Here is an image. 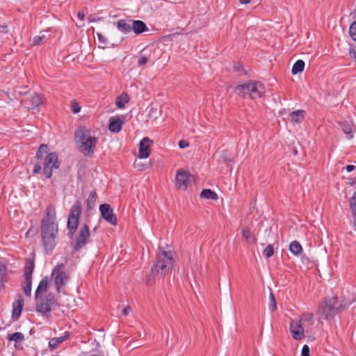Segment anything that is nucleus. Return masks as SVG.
Masks as SVG:
<instances>
[{
	"mask_svg": "<svg viewBox=\"0 0 356 356\" xmlns=\"http://www.w3.org/2000/svg\"><path fill=\"white\" fill-rule=\"evenodd\" d=\"M34 261L30 260L24 268V278L32 279V273L34 269Z\"/></svg>",
	"mask_w": 356,
	"mask_h": 356,
	"instance_id": "c756f323",
	"label": "nucleus"
},
{
	"mask_svg": "<svg viewBox=\"0 0 356 356\" xmlns=\"http://www.w3.org/2000/svg\"><path fill=\"white\" fill-rule=\"evenodd\" d=\"M240 69H241V66L236 67V70L237 71L240 70Z\"/></svg>",
	"mask_w": 356,
	"mask_h": 356,
	"instance_id": "864d4df0",
	"label": "nucleus"
},
{
	"mask_svg": "<svg viewBox=\"0 0 356 356\" xmlns=\"http://www.w3.org/2000/svg\"><path fill=\"white\" fill-rule=\"evenodd\" d=\"M56 215L55 207L49 204L44 211L41 220L42 243L45 254L52 253L56 245V238L58 234V225L56 221Z\"/></svg>",
	"mask_w": 356,
	"mask_h": 356,
	"instance_id": "f257e3e1",
	"label": "nucleus"
},
{
	"mask_svg": "<svg viewBox=\"0 0 356 356\" xmlns=\"http://www.w3.org/2000/svg\"><path fill=\"white\" fill-rule=\"evenodd\" d=\"M269 308L272 312H274L277 309L275 298L272 291H270L269 296Z\"/></svg>",
	"mask_w": 356,
	"mask_h": 356,
	"instance_id": "e433bc0d",
	"label": "nucleus"
},
{
	"mask_svg": "<svg viewBox=\"0 0 356 356\" xmlns=\"http://www.w3.org/2000/svg\"><path fill=\"white\" fill-rule=\"evenodd\" d=\"M115 24L118 29L123 33H128L131 31V19H121Z\"/></svg>",
	"mask_w": 356,
	"mask_h": 356,
	"instance_id": "a211bd4d",
	"label": "nucleus"
},
{
	"mask_svg": "<svg viewBox=\"0 0 356 356\" xmlns=\"http://www.w3.org/2000/svg\"><path fill=\"white\" fill-rule=\"evenodd\" d=\"M354 227H355L356 229V222H354Z\"/></svg>",
	"mask_w": 356,
	"mask_h": 356,
	"instance_id": "5fc2aeb1",
	"label": "nucleus"
},
{
	"mask_svg": "<svg viewBox=\"0 0 356 356\" xmlns=\"http://www.w3.org/2000/svg\"><path fill=\"white\" fill-rule=\"evenodd\" d=\"M356 168V167L355 165H348L346 167V169L348 172H352L353 170H355Z\"/></svg>",
	"mask_w": 356,
	"mask_h": 356,
	"instance_id": "8fccbe9b",
	"label": "nucleus"
},
{
	"mask_svg": "<svg viewBox=\"0 0 356 356\" xmlns=\"http://www.w3.org/2000/svg\"><path fill=\"white\" fill-rule=\"evenodd\" d=\"M69 337L68 333H66L65 335L59 337H54L51 339L49 342V347L51 349H55L58 344L63 343L64 341H65Z\"/></svg>",
	"mask_w": 356,
	"mask_h": 356,
	"instance_id": "aec40b11",
	"label": "nucleus"
},
{
	"mask_svg": "<svg viewBox=\"0 0 356 356\" xmlns=\"http://www.w3.org/2000/svg\"><path fill=\"white\" fill-rule=\"evenodd\" d=\"M65 267V265L64 264H58L54 268L51 273V277L54 278L58 293H60V288L64 286L69 280V275L64 271Z\"/></svg>",
	"mask_w": 356,
	"mask_h": 356,
	"instance_id": "1a4fd4ad",
	"label": "nucleus"
},
{
	"mask_svg": "<svg viewBox=\"0 0 356 356\" xmlns=\"http://www.w3.org/2000/svg\"><path fill=\"white\" fill-rule=\"evenodd\" d=\"M131 30H133L136 35H139L147 31L149 29L144 22L131 19Z\"/></svg>",
	"mask_w": 356,
	"mask_h": 356,
	"instance_id": "f3484780",
	"label": "nucleus"
},
{
	"mask_svg": "<svg viewBox=\"0 0 356 356\" xmlns=\"http://www.w3.org/2000/svg\"><path fill=\"white\" fill-rule=\"evenodd\" d=\"M235 92L241 97L245 95H249L252 99L261 97L264 92V86L258 81H249L243 84L238 85L235 88Z\"/></svg>",
	"mask_w": 356,
	"mask_h": 356,
	"instance_id": "20e7f679",
	"label": "nucleus"
},
{
	"mask_svg": "<svg viewBox=\"0 0 356 356\" xmlns=\"http://www.w3.org/2000/svg\"><path fill=\"white\" fill-rule=\"evenodd\" d=\"M49 150V147L46 144H42L40 145L35 155V158L42 162V159H44V155L47 154V152Z\"/></svg>",
	"mask_w": 356,
	"mask_h": 356,
	"instance_id": "c85d7f7f",
	"label": "nucleus"
},
{
	"mask_svg": "<svg viewBox=\"0 0 356 356\" xmlns=\"http://www.w3.org/2000/svg\"><path fill=\"white\" fill-rule=\"evenodd\" d=\"M302 356H310L309 355V348L307 345H304L301 352Z\"/></svg>",
	"mask_w": 356,
	"mask_h": 356,
	"instance_id": "c03bdc74",
	"label": "nucleus"
},
{
	"mask_svg": "<svg viewBox=\"0 0 356 356\" xmlns=\"http://www.w3.org/2000/svg\"><path fill=\"white\" fill-rule=\"evenodd\" d=\"M31 102L32 104V109L37 108L42 103V97L39 94L34 93L31 98Z\"/></svg>",
	"mask_w": 356,
	"mask_h": 356,
	"instance_id": "473e14b6",
	"label": "nucleus"
},
{
	"mask_svg": "<svg viewBox=\"0 0 356 356\" xmlns=\"http://www.w3.org/2000/svg\"><path fill=\"white\" fill-rule=\"evenodd\" d=\"M36 299V311L38 312L46 314L51 311V307L58 305L55 296L49 293L46 296H38Z\"/></svg>",
	"mask_w": 356,
	"mask_h": 356,
	"instance_id": "6e6552de",
	"label": "nucleus"
},
{
	"mask_svg": "<svg viewBox=\"0 0 356 356\" xmlns=\"http://www.w3.org/2000/svg\"><path fill=\"white\" fill-rule=\"evenodd\" d=\"M99 211L103 219H104L106 222L112 225H117V217L113 213V209L108 204L104 203L100 204Z\"/></svg>",
	"mask_w": 356,
	"mask_h": 356,
	"instance_id": "9b49d317",
	"label": "nucleus"
},
{
	"mask_svg": "<svg viewBox=\"0 0 356 356\" xmlns=\"http://www.w3.org/2000/svg\"><path fill=\"white\" fill-rule=\"evenodd\" d=\"M42 170V165L40 163H36L34 164L33 172L34 174H39L41 172Z\"/></svg>",
	"mask_w": 356,
	"mask_h": 356,
	"instance_id": "79ce46f5",
	"label": "nucleus"
},
{
	"mask_svg": "<svg viewBox=\"0 0 356 356\" xmlns=\"http://www.w3.org/2000/svg\"><path fill=\"white\" fill-rule=\"evenodd\" d=\"M173 266V257L170 252L165 250L159 252L156 256V261L151 269L147 278V284L149 285L154 282V277L159 275L163 277L170 273Z\"/></svg>",
	"mask_w": 356,
	"mask_h": 356,
	"instance_id": "7ed1b4c3",
	"label": "nucleus"
},
{
	"mask_svg": "<svg viewBox=\"0 0 356 356\" xmlns=\"http://www.w3.org/2000/svg\"><path fill=\"white\" fill-rule=\"evenodd\" d=\"M153 141L149 138H144L139 143L138 157L140 159H147L149 156L151 152V145Z\"/></svg>",
	"mask_w": 356,
	"mask_h": 356,
	"instance_id": "4468645a",
	"label": "nucleus"
},
{
	"mask_svg": "<svg viewBox=\"0 0 356 356\" xmlns=\"http://www.w3.org/2000/svg\"><path fill=\"white\" fill-rule=\"evenodd\" d=\"M74 141L79 151L86 156H92L95 151L97 138L91 136L90 129L79 127L74 132Z\"/></svg>",
	"mask_w": 356,
	"mask_h": 356,
	"instance_id": "f03ea898",
	"label": "nucleus"
},
{
	"mask_svg": "<svg viewBox=\"0 0 356 356\" xmlns=\"http://www.w3.org/2000/svg\"><path fill=\"white\" fill-rule=\"evenodd\" d=\"M131 307L130 306H127L122 311V314L124 316H127L129 314V313L131 311Z\"/></svg>",
	"mask_w": 356,
	"mask_h": 356,
	"instance_id": "de8ad7c7",
	"label": "nucleus"
},
{
	"mask_svg": "<svg viewBox=\"0 0 356 356\" xmlns=\"http://www.w3.org/2000/svg\"><path fill=\"white\" fill-rule=\"evenodd\" d=\"M289 330L293 338L296 340H301L305 337L304 328L302 325L301 320H291Z\"/></svg>",
	"mask_w": 356,
	"mask_h": 356,
	"instance_id": "ddd939ff",
	"label": "nucleus"
},
{
	"mask_svg": "<svg viewBox=\"0 0 356 356\" xmlns=\"http://www.w3.org/2000/svg\"><path fill=\"white\" fill-rule=\"evenodd\" d=\"M77 17L79 19L83 20L85 18V14L83 11H79L77 14Z\"/></svg>",
	"mask_w": 356,
	"mask_h": 356,
	"instance_id": "09e8293b",
	"label": "nucleus"
},
{
	"mask_svg": "<svg viewBox=\"0 0 356 356\" xmlns=\"http://www.w3.org/2000/svg\"><path fill=\"white\" fill-rule=\"evenodd\" d=\"M239 2L242 4H247L250 2V0H239Z\"/></svg>",
	"mask_w": 356,
	"mask_h": 356,
	"instance_id": "3c124183",
	"label": "nucleus"
},
{
	"mask_svg": "<svg viewBox=\"0 0 356 356\" xmlns=\"http://www.w3.org/2000/svg\"><path fill=\"white\" fill-rule=\"evenodd\" d=\"M243 238L248 243H255L256 238L250 229L246 227L241 230Z\"/></svg>",
	"mask_w": 356,
	"mask_h": 356,
	"instance_id": "412c9836",
	"label": "nucleus"
},
{
	"mask_svg": "<svg viewBox=\"0 0 356 356\" xmlns=\"http://www.w3.org/2000/svg\"><path fill=\"white\" fill-rule=\"evenodd\" d=\"M124 123V120L118 116L113 117L109 120L108 129L113 133H119Z\"/></svg>",
	"mask_w": 356,
	"mask_h": 356,
	"instance_id": "2eb2a0df",
	"label": "nucleus"
},
{
	"mask_svg": "<svg viewBox=\"0 0 356 356\" xmlns=\"http://www.w3.org/2000/svg\"><path fill=\"white\" fill-rule=\"evenodd\" d=\"M192 175L183 170H179L177 172L175 177V184L177 188L186 189L191 181Z\"/></svg>",
	"mask_w": 356,
	"mask_h": 356,
	"instance_id": "f8f14e48",
	"label": "nucleus"
},
{
	"mask_svg": "<svg viewBox=\"0 0 356 356\" xmlns=\"http://www.w3.org/2000/svg\"><path fill=\"white\" fill-rule=\"evenodd\" d=\"M200 197L207 200H216L218 199V195L213 191L211 189H203L200 193Z\"/></svg>",
	"mask_w": 356,
	"mask_h": 356,
	"instance_id": "a878e982",
	"label": "nucleus"
},
{
	"mask_svg": "<svg viewBox=\"0 0 356 356\" xmlns=\"http://www.w3.org/2000/svg\"><path fill=\"white\" fill-rule=\"evenodd\" d=\"M339 124L343 131L347 135V138L348 139L353 138V134L352 125L347 122H341Z\"/></svg>",
	"mask_w": 356,
	"mask_h": 356,
	"instance_id": "cd10ccee",
	"label": "nucleus"
},
{
	"mask_svg": "<svg viewBox=\"0 0 356 356\" xmlns=\"http://www.w3.org/2000/svg\"><path fill=\"white\" fill-rule=\"evenodd\" d=\"M89 227L85 224L79 229V236L76 238L75 243L73 248L74 250L76 252L79 251L82 248H83L87 244L89 239Z\"/></svg>",
	"mask_w": 356,
	"mask_h": 356,
	"instance_id": "9d476101",
	"label": "nucleus"
},
{
	"mask_svg": "<svg viewBox=\"0 0 356 356\" xmlns=\"http://www.w3.org/2000/svg\"><path fill=\"white\" fill-rule=\"evenodd\" d=\"M349 203L353 216L356 217V191L353 193V197L350 199Z\"/></svg>",
	"mask_w": 356,
	"mask_h": 356,
	"instance_id": "f704fd0d",
	"label": "nucleus"
},
{
	"mask_svg": "<svg viewBox=\"0 0 356 356\" xmlns=\"http://www.w3.org/2000/svg\"><path fill=\"white\" fill-rule=\"evenodd\" d=\"M152 54V51L147 47L144 48L140 51L138 59V65L139 66H142L145 65L148 60H149Z\"/></svg>",
	"mask_w": 356,
	"mask_h": 356,
	"instance_id": "6ab92c4d",
	"label": "nucleus"
},
{
	"mask_svg": "<svg viewBox=\"0 0 356 356\" xmlns=\"http://www.w3.org/2000/svg\"><path fill=\"white\" fill-rule=\"evenodd\" d=\"M89 20L90 22H95V19L92 17V15L89 16Z\"/></svg>",
	"mask_w": 356,
	"mask_h": 356,
	"instance_id": "603ef678",
	"label": "nucleus"
},
{
	"mask_svg": "<svg viewBox=\"0 0 356 356\" xmlns=\"http://www.w3.org/2000/svg\"><path fill=\"white\" fill-rule=\"evenodd\" d=\"M45 39V36L44 35H42V36H40V35H37V36H35L33 39V44L34 45H38V44H40L43 40Z\"/></svg>",
	"mask_w": 356,
	"mask_h": 356,
	"instance_id": "58836bf2",
	"label": "nucleus"
},
{
	"mask_svg": "<svg viewBox=\"0 0 356 356\" xmlns=\"http://www.w3.org/2000/svg\"><path fill=\"white\" fill-rule=\"evenodd\" d=\"M305 113V112L303 110H298L291 112L290 114L291 120L296 123L301 122L304 119Z\"/></svg>",
	"mask_w": 356,
	"mask_h": 356,
	"instance_id": "393cba45",
	"label": "nucleus"
},
{
	"mask_svg": "<svg viewBox=\"0 0 356 356\" xmlns=\"http://www.w3.org/2000/svg\"><path fill=\"white\" fill-rule=\"evenodd\" d=\"M289 250L294 255L298 256L302 253V248L299 242L297 241H293L289 245Z\"/></svg>",
	"mask_w": 356,
	"mask_h": 356,
	"instance_id": "bb28decb",
	"label": "nucleus"
},
{
	"mask_svg": "<svg viewBox=\"0 0 356 356\" xmlns=\"http://www.w3.org/2000/svg\"><path fill=\"white\" fill-rule=\"evenodd\" d=\"M7 339L8 341H14L16 343L24 341V336L21 332H15L8 335Z\"/></svg>",
	"mask_w": 356,
	"mask_h": 356,
	"instance_id": "72a5a7b5",
	"label": "nucleus"
},
{
	"mask_svg": "<svg viewBox=\"0 0 356 356\" xmlns=\"http://www.w3.org/2000/svg\"><path fill=\"white\" fill-rule=\"evenodd\" d=\"M97 198V194L95 190L90 191L88 197L86 200V204L88 209H92L95 205Z\"/></svg>",
	"mask_w": 356,
	"mask_h": 356,
	"instance_id": "4be33fe9",
	"label": "nucleus"
},
{
	"mask_svg": "<svg viewBox=\"0 0 356 356\" xmlns=\"http://www.w3.org/2000/svg\"><path fill=\"white\" fill-rule=\"evenodd\" d=\"M32 279L24 278L22 284V289L26 296H31V293Z\"/></svg>",
	"mask_w": 356,
	"mask_h": 356,
	"instance_id": "2f4dec72",
	"label": "nucleus"
},
{
	"mask_svg": "<svg viewBox=\"0 0 356 356\" xmlns=\"http://www.w3.org/2000/svg\"><path fill=\"white\" fill-rule=\"evenodd\" d=\"M350 56L354 60L356 63V51L351 49L349 52Z\"/></svg>",
	"mask_w": 356,
	"mask_h": 356,
	"instance_id": "49530a36",
	"label": "nucleus"
},
{
	"mask_svg": "<svg viewBox=\"0 0 356 356\" xmlns=\"http://www.w3.org/2000/svg\"><path fill=\"white\" fill-rule=\"evenodd\" d=\"M129 101V97L127 93H122L121 95L117 97L115 100V105L119 108H123L124 104Z\"/></svg>",
	"mask_w": 356,
	"mask_h": 356,
	"instance_id": "b1692460",
	"label": "nucleus"
},
{
	"mask_svg": "<svg viewBox=\"0 0 356 356\" xmlns=\"http://www.w3.org/2000/svg\"><path fill=\"white\" fill-rule=\"evenodd\" d=\"M341 309L342 307L339 304L337 297H332L325 300V305L319 308V312L325 319L328 320L339 314Z\"/></svg>",
	"mask_w": 356,
	"mask_h": 356,
	"instance_id": "423d86ee",
	"label": "nucleus"
},
{
	"mask_svg": "<svg viewBox=\"0 0 356 356\" xmlns=\"http://www.w3.org/2000/svg\"><path fill=\"white\" fill-rule=\"evenodd\" d=\"M178 145L179 147L181 148V149H184L185 147H188L189 145V143L188 141L186 140H181L179 141L178 143Z\"/></svg>",
	"mask_w": 356,
	"mask_h": 356,
	"instance_id": "a18cd8bd",
	"label": "nucleus"
},
{
	"mask_svg": "<svg viewBox=\"0 0 356 356\" xmlns=\"http://www.w3.org/2000/svg\"><path fill=\"white\" fill-rule=\"evenodd\" d=\"M349 33L352 39L356 41V21L351 24L349 28Z\"/></svg>",
	"mask_w": 356,
	"mask_h": 356,
	"instance_id": "4c0bfd02",
	"label": "nucleus"
},
{
	"mask_svg": "<svg viewBox=\"0 0 356 356\" xmlns=\"http://www.w3.org/2000/svg\"><path fill=\"white\" fill-rule=\"evenodd\" d=\"M42 161V173L45 178L49 179L52 175L54 169H58L60 168V162L58 161V155L56 152H53L47 154Z\"/></svg>",
	"mask_w": 356,
	"mask_h": 356,
	"instance_id": "0eeeda50",
	"label": "nucleus"
},
{
	"mask_svg": "<svg viewBox=\"0 0 356 356\" xmlns=\"http://www.w3.org/2000/svg\"><path fill=\"white\" fill-rule=\"evenodd\" d=\"M71 110L74 113H77L81 110V106L75 102H72Z\"/></svg>",
	"mask_w": 356,
	"mask_h": 356,
	"instance_id": "ea45409f",
	"label": "nucleus"
},
{
	"mask_svg": "<svg viewBox=\"0 0 356 356\" xmlns=\"http://www.w3.org/2000/svg\"><path fill=\"white\" fill-rule=\"evenodd\" d=\"M24 307V299L22 296H19L17 300L15 301L13 304V314L12 318L15 321L17 320L21 315Z\"/></svg>",
	"mask_w": 356,
	"mask_h": 356,
	"instance_id": "dca6fc26",
	"label": "nucleus"
},
{
	"mask_svg": "<svg viewBox=\"0 0 356 356\" xmlns=\"http://www.w3.org/2000/svg\"><path fill=\"white\" fill-rule=\"evenodd\" d=\"M97 36L98 40H99L100 43H102L104 45H106L107 44V40H106V37H104L103 35H102L99 33H97Z\"/></svg>",
	"mask_w": 356,
	"mask_h": 356,
	"instance_id": "37998d69",
	"label": "nucleus"
},
{
	"mask_svg": "<svg viewBox=\"0 0 356 356\" xmlns=\"http://www.w3.org/2000/svg\"><path fill=\"white\" fill-rule=\"evenodd\" d=\"M48 284V280L47 277H45L43 279H42L38 286V288L35 291V298H38V296L40 293H42L47 290Z\"/></svg>",
	"mask_w": 356,
	"mask_h": 356,
	"instance_id": "5701e85b",
	"label": "nucleus"
},
{
	"mask_svg": "<svg viewBox=\"0 0 356 356\" xmlns=\"http://www.w3.org/2000/svg\"><path fill=\"white\" fill-rule=\"evenodd\" d=\"M313 318V314H311V313H306V314H303L302 316H301V318L300 320H301V321H311L312 319Z\"/></svg>",
	"mask_w": 356,
	"mask_h": 356,
	"instance_id": "a19ab883",
	"label": "nucleus"
},
{
	"mask_svg": "<svg viewBox=\"0 0 356 356\" xmlns=\"http://www.w3.org/2000/svg\"><path fill=\"white\" fill-rule=\"evenodd\" d=\"M304 67L305 62L302 60H298L293 64L291 72L293 74H297L298 73L302 72Z\"/></svg>",
	"mask_w": 356,
	"mask_h": 356,
	"instance_id": "7c9ffc66",
	"label": "nucleus"
},
{
	"mask_svg": "<svg viewBox=\"0 0 356 356\" xmlns=\"http://www.w3.org/2000/svg\"><path fill=\"white\" fill-rule=\"evenodd\" d=\"M81 211V202L77 200L71 207L67 218V228L71 236L76 232L78 228Z\"/></svg>",
	"mask_w": 356,
	"mask_h": 356,
	"instance_id": "39448f33",
	"label": "nucleus"
},
{
	"mask_svg": "<svg viewBox=\"0 0 356 356\" xmlns=\"http://www.w3.org/2000/svg\"><path fill=\"white\" fill-rule=\"evenodd\" d=\"M273 254H274V247L271 244L268 245L267 247L263 251V254L267 259L271 257L273 255Z\"/></svg>",
	"mask_w": 356,
	"mask_h": 356,
	"instance_id": "c9c22d12",
	"label": "nucleus"
}]
</instances>
